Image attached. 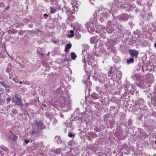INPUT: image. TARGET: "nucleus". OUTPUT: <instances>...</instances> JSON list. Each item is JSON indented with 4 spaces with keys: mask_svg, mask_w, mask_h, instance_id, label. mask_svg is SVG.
Returning <instances> with one entry per match:
<instances>
[{
    "mask_svg": "<svg viewBox=\"0 0 156 156\" xmlns=\"http://www.w3.org/2000/svg\"><path fill=\"white\" fill-rule=\"evenodd\" d=\"M35 124L37 126V128L36 129H34V126H33L32 128V135L43 129V123L40 121H36L35 123Z\"/></svg>",
    "mask_w": 156,
    "mask_h": 156,
    "instance_id": "1",
    "label": "nucleus"
},
{
    "mask_svg": "<svg viewBox=\"0 0 156 156\" xmlns=\"http://www.w3.org/2000/svg\"><path fill=\"white\" fill-rule=\"evenodd\" d=\"M138 53V52L135 50L130 49L129 50V55L135 57L136 58H137Z\"/></svg>",
    "mask_w": 156,
    "mask_h": 156,
    "instance_id": "2",
    "label": "nucleus"
},
{
    "mask_svg": "<svg viewBox=\"0 0 156 156\" xmlns=\"http://www.w3.org/2000/svg\"><path fill=\"white\" fill-rule=\"evenodd\" d=\"M15 97L18 101V105L23 106V105L22 103V99L20 97H19V95L17 94H16L15 96Z\"/></svg>",
    "mask_w": 156,
    "mask_h": 156,
    "instance_id": "3",
    "label": "nucleus"
},
{
    "mask_svg": "<svg viewBox=\"0 0 156 156\" xmlns=\"http://www.w3.org/2000/svg\"><path fill=\"white\" fill-rule=\"evenodd\" d=\"M120 17L121 19L123 20H126L129 19L128 15L126 13H123L121 15Z\"/></svg>",
    "mask_w": 156,
    "mask_h": 156,
    "instance_id": "4",
    "label": "nucleus"
},
{
    "mask_svg": "<svg viewBox=\"0 0 156 156\" xmlns=\"http://www.w3.org/2000/svg\"><path fill=\"white\" fill-rule=\"evenodd\" d=\"M98 39L96 37H91L90 40V42L91 43L96 44L98 42Z\"/></svg>",
    "mask_w": 156,
    "mask_h": 156,
    "instance_id": "5",
    "label": "nucleus"
},
{
    "mask_svg": "<svg viewBox=\"0 0 156 156\" xmlns=\"http://www.w3.org/2000/svg\"><path fill=\"white\" fill-rule=\"evenodd\" d=\"M73 7L78 9L79 7V4L76 0H75L74 2L73 3Z\"/></svg>",
    "mask_w": 156,
    "mask_h": 156,
    "instance_id": "6",
    "label": "nucleus"
},
{
    "mask_svg": "<svg viewBox=\"0 0 156 156\" xmlns=\"http://www.w3.org/2000/svg\"><path fill=\"white\" fill-rule=\"evenodd\" d=\"M71 58L73 60H75V58L77 57V56L76 54L73 52H71Z\"/></svg>",
    "mask_w": 156,
    "mask_h": 156,
    "instance_id": "7",
    "label": "nucleus"
},
{
    "mask_svg": "<svg viewBox=\"0 0 156 156\" xmlns=\"http://www.w3.org/2000/svg\"><path fill=\"white\" fill-rule=\"evenodd\" d=\"M72 46L70 44H67L66 45L65 47V51H68V49H70Z\"/></svg>",
    "mask_w": 156,
    "mask_h": 156,
    "instance_id": "8",
    "label": "nucleus"
},
{
    "mask_svg": "<svg viewBox=\"0 0 156 156\" xmlns=\"http://www.w3.org/2000/svg\"><path fill=\"white\" fill-rule=\"evenodd\" d=\"M10 138L11 139H12L13 140H16L17 139V137L16 136L12 135H11L10 136Z\"/></svg>",
    "mask_w": 156,
    "mask_h": 156,
    "instance_id": "9",
    "label": "nucleus"
},
{
    "mask_svg": "<svg viewBox=\"0 0 156 156\" xmlns=\"http://www.w3.org/2000/svg\"><path fill=\"white\" fill-rule=\"evenodd\" d=\"M50 9L51 10L50 12L51 13H54L56 12V10L55 9L52 8L51 7H50Z\"/></svg>",
    "mask_w": 156,
    "mask_h": 156,
    "instance_id": "10",
    "label": "nucleus"
},
{
    "mask_svg": "<svg viewBox=\"0 0 156 156\" xmlns=\"http://www.w3.org/2000/svg\"><path fill=\"white\" fill-rule=\"evenodd\" d=\"M134 62V59L133 58H130L129 59H127V63L129 64L130 63L133 62Z\"/></svg>",
    "mask_w": 156,
    "mask_h": 156,
    "instance_id": "11",
    "label": "nucleus"
},
{
    "mask_svg": "<svg viewBox=\"0 0 156 156\" xmlns=\"http://www.w3.org/2000/svg\"><path fill=\"white\" fill-rule=\"evenodd\" d=\"M0 83L2 86L5 87H7L8 85L7 84L2 81H0Z\"/></svg>",
    "mask_w": 156,
    "mask_h": 156,
    "instance_id": "12",
    "label": "nucleus"
},
{
    "mask_svg": "<svg viewBox=\"0 0 156 156\" xmlns=\"http://www.w3.org/2000/svg\"><path fill=\"white\" fill-rule=\"evenodd\" d=\"M70 33L71 34V35H69V36L70 37H73L74 36V31L73 30H70Z\"/></svg>",
    "mask_w": 156,
    "mask_h": 156,
    "instance_id": "13",
    "label": "nucleus"
},
{
    "mask_svg": "<svg viewBox=\"0 0 156 156\" xmlns=\"http://www.w3.org/2000/svg\"><path fill=\"white\" fill-rule=\"evenodd\" d=\"M4 3L3 2H1L0 3V7H4Z\"/></svg>",
    "mask_w": 156,
    "mask_h": 156,
    "instance_id": "14",
    "label": "nucleus"
},
{
    "mask_svg": "<svg viewBox=\"0 0 156 156\" xmlns=\"http://www.w3.org/2000/svg\"><path fill=\"white\" fill-rule=\"evenodd\" d=\"M124 4L123 3L121 4L120 5V8H123L124 9H125L126 8V6H124Z\"/></svg>",
    "mask_w": 156,
    "mask_h": 156,
    "instance_id": "15",
    "label": "nucleus"
},
{
    "mask_svg": "<svg viewBox=\"0 0 156 156\" xmlns=\"http://www.w3.org/2000/svg\"><path fill=\"white\" fill-rule=\"evenodd\" d=\"M68 136L70 137H72L73 136V137H74L75 136L73 134L71 133H69L68 134Z\"/></svg>",
    "mask_w": 156,
    "mask_h": 156,
    "instance_id": "16",
    "label": "nucleus"
},
{
    "mask_svg": "<svg viewBox=\"0 0 156 156\" xmlns=\"http://www.w3.org/2000/svg\"><path fill=\"white\" fill-rule=\"evenodd\" d=\"M24 141L26 144H28L29 142V140L26 139L24 140Z\"/></svg>",
    "mask_w": 156,
    "mask_h": 156,
    "instance_id": "17",
    "label": "nucleus"
},
{
    "mask_svg": "<svg viewBox=\"0 0 156 156\" xmlns=\"http://www.w3.org/2000/svg\"><path fill=\"white\" fill-rule=\"evenodd\" d=\"M11 100V98H6V101L8 102H9Z\"/></svg>",
    "mask_w": 156,
    "mask_h": 156,
    "instance_id": "18",
    "label": "nucleus"
},
{
    "mask_svg": "<svg viewBox=\"0 0 156 156\" xmlns=\"http://www.w3.org/2000/svg\"><path fill=\"white\" fill-rule=\"evenodd\" d=\"M89 31L91 33H92V29L91 28H90V30H89Z\"/></svg>",
    "mask_w": 156,
    "mask_h": 156,
    "instance_id": "19",
    "label": "nucleus"
},
{
    "mask_svg": "<svg viewBox=\"0 0 156 156\" xmlns=\"http://www.w3.org/2000/svg\"><path fill=\"white\" fill-rule=\"evenodd\" d=\"M10 8V6L8 5L6 8L5 9H6L7 10L9 9Z\"/></svg>",
    "mask_w": 156,
    "mask_h": 156,
    "instance_id": "20",
    "label": "nucleus"
},
{
    "mask_svg": "<svg viewBox=\"0 0 156 156\" xmlns=\"http://www.w3.org/2000/svg\"><path fill=\"white\" fill-rule=\"evenodd\" d=\"M44 16H48V14L46 13H45V14H44Z\"/></svg>",
    "mask_w": 156,
    "mask_h": 156,
    "instance_id": "21",
    "label": "nucleus"
},
{
    "mask_svg": "<svg viewBox=\"0 0 156 156\" xmlns=\"http://www.w3.org/2000/svg\"><path fill=\"white\" fill-rule=\"evenodd\" d=\"M19 83L20 84H22V82L21 81H20Z\"/></svg>",
    "mask_w": 156,
    "mask_h": 156,
    "instance_id": "22",
    "label": "nucleus"
},
{
    "mask_svg": "<svg viewBox=\"0 0 156 156\" xmlns=\"http://www.w3.org/2000/svg\"><path fill=\"white\" fill-rule=\"evenodd\" d=\"M154 46L156 48V43L154 44Z\"/></svg>",
    "mask_w": 156,
    "mask_h": 156,
    "instance_id": "23",
    "label": "nucleus"
},
{
    "mask_svg": "<svg viewBox=\"0 0 156 156\" xmlns=\"http://www.w3.org/2000/svg\"><path fill=\"white\" fill-rule=\"evenodd\" d=\"M109 73L110 74H111L112 73V72L111 71H110Z\"/></svg>",
    "mask_w": 156,
    "mask_h": 156,
    "instance_id": "24",
    "label": "nucleus"
},
{
    "mask_svg": "<svg viewBox=\"0 0 156 156\" xmlns=\"http://www.w3.org/2000/svg\"><path fill=\"white\" fill-rule=\"evenodd\" d=\"M108 28L107 29V31H108Z\"/></svg>",
    "mask_w": 156,
    "mask_h": 156,
    "instance_id": "25",
    "label": "nucleus"
},
{
    "mask_svg": "<svg viewBox=\"0 0 156 156\" xmlns=\"http://www.w3.org/2000/svg\"><path fill=\"white\" fill-rule=\"evenodd\" d=\"M50 53V52H48V55Z\"/></svg>",
    "mask_w": 156,
    "mask_h": 156,
    "instance_id": "26",
    "label": "nucleus"
},
{
    "mask_svg": "<svg viewBox=\"0 0 156 156\" xmlns=\"http://www.w3.org/2000/svg\"><path fill=\"white\" fill-rule=\"evenodd\" d=\"M155 143L156 144V140L155 141Z\"/></svg>",
    "mask_w": 156,
    "mask_h": 156,
    "instance_id": "27",
    "label": "nucleus"
},
{
    "mask_svg": "<svg viewBox=\"0 0 156 156\" xmlns=\"http://www.w3.org/2000/svg\"><path fill=\"white\" fill-rule=\"evenodd\" d=\"M14 80V78L13 79V80Z\"/></svg>",
    "mask_w": 156,
    "mask_h": 156,
    "instance_id": "28",
    "label": "nucleus"
},
{
    "mask_svg": "<svg viewBox=\"0 0 156 156\" xmlns=\"http://www.w3.org/2000/svg\"><path fill=\"white\" fill-rule=\"evenodd\" d=\"M119 73H121L120 72H119Z\"/></svg>",
    "mask_w": 156,
    "mask_h": 156,
    "instance_id": "29",
    "label": "nucleus"
}]
</instances>
